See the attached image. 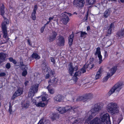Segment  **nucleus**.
I'll return each instance as SVG.
<instances>
[{
    "instance_id": "nucleus-1",
    "label": "nucleus",
    "mask_w": 124,
    "mask_h": 124,
    "mask_svg": "<svg viewBox=\"0 0 124 124\" xmlns=\"http://www.w3.org/2000/svg\"><path fill=\"white\" fill-rule=\"evenodd\" d=\"M102 103H96L94 107L86 114L85 117H88L85 120V124H100V121L110 120V116L108 113H106L101 116L100 118L95 117L91 121L90 120L95 116L99 110L103 107Z\"/></svg>"
},
{
    "instance_id": "nucleus-2",
    "label": "nucleus",
    "mask_w": 124,
    "mask_h": 124,
    "mask_svg": "<svg viewBox=\"0 0 124 124\" xmlns=\"http://www.w3.org/2000/svg\"><path fill=\"white\" fill-rule=\"evenodd\" d=\"M107 110L108 112L112 115L116 114L119 113V108L117 104L115 103L111 102L108 104L106 107Z\"/></svg>"
},
{
    "instance_id": "nucleus-3",
    "label": "nucleus",
    "mask_w": 124,
    "mask_h": 124,
    "mask_svg": "<svg viewBox=\"0 0 124 124\" xmlns=\"http://www.w3.org/2000/svg\"><path fill=\"white\" fill-rule=\"evenodd\" d=\"M124 84L122 82H118L116 84L107 94L108 96H109L116 91L118 93L123 87Z\"/></svg>"
},
{
    "instance_id": "nucleus-4",
    "label": "nucleus",
    "mask_w": 124,
    "mask_h": 124,
    "mask_svg": "<svg viewBox=\"0 0 124 124\" xmlns=\"http://www.w3.org/2000/svg\"><path fill=\"white\" fill-rule=\"evenodd\" d=\"M7 22H3L1 24L2 32L3 34V37L5 39V41L4 43H8L9 42V38L8 37L7 32V28L6 25Z\"/></svg>"
},
{
    "instance_id": "nucleus-5",
    "label": "nucleus",
    "mask_w": 124,
    "mask_h": 124,
    "mask_svg": "<svg viewBox=\"0 0 124 124\" xmlns=\"http://www.w3.org/2000/svg\"><path fill=\"white\" fill-rule=\"evenodd\" d=\"M39 86V84H36L32 85L29 89L28 93V96L32 97L35 93L37 92Z\"/></svg>"
},
{
    "instance_id": "nucleus-6",
    "label": "nucleus",
    "mask_w": 124,
    "mask_h": 124,
    "mask_svg": "<svg viewBox=\"0 0 124 124\" xmlns=\"http://www.w3.org/2000/svg\"><path fill=\"white\" fill-rule=\"evenodd\" d=\"M68 66L69 73L70 75L72 76L74 71H77L78 70V66L77 65H76L74 67H73L72 63H70L69 64Z\"/></svg>"
},
{
    "instance_id": "nucleus-7",
    "label": "nucleus",
    "mask_w": 124,
    "mask_h": 124,
    "mask_svg": "<svg viewBox=\"0 0 124 124\" xmlns=\"http://www.w3.org/2000/svg\"><path fill=\"white\" fill-rule=\"evenodd\" d=\"M56 44L58 46H63L65 42L64 38L62 36L60 35L58 37Z\"/></svg>"
},
{
    "instance_id": "nucleus-8",
    "label": "nucleus",
    "mask_w": 124,
    "mask_h": 124,
    "mask_svg": "<svg viewBox=\"0 0 124 124\" xmlns=\"http://www.w3.org/2000/svg\"><path fill=\"white\" fill-rule=\"evenodd\" d=\"M94 65L92 64L91 62H90L87 65H85L83 68H82L80 71L81 72V73H84L86 72V70L85 69L89 68V69H91L93 67Z\"/></svg>"
},
{
    "instance_id": "nucleus-9",
    "label": "nucleus",
    "mask_w": 124,
    "mask_h": 124,
    "mask_svg": "<svg viewBox=\"0 0 124 124\" xmlns=\"http://www.w3.org/2000/svg\"><path fill=\"white\" fill-rule=\"evenodd\" d=\"M23 91V89L21 88H18V89L15 93L13 95L12 99L14 100L16 97L22 94Z\"/></svg>"
},
{
    "instance_id": "nucleus-10",
    "label": "nucleus",
    "mask_w": 124,
    "mask_h": 124,
    "mask_svg": "<svg viewBox=\"0 0 124 124\" xmlns=\"http://www.w3.org/2000/svg\"><path fill=\"white\" fill-rule=\"evenodd\" d=\"M84 0H74V4L76 6L82 7L84 5Z\"/></svg>"
},
{
    "instance_id": "nucleus-11",
    "label": "nucleus",
    "mask_w": 124,
    "mask_h": 124,
    "mask_svg": "<svg viewBox=\"0 0 124 124\" xmlns=\"http://www.w3.org/2000/svg\"><path fill=\"white\" fill-rule=\"evenodd\" d=\"M95 55L97 54L99 60V63H101V62L102 61V56L101 55L100 48V47H98L96 48V52L95 53Z\"/></svg>"
},
{
    "instance_id": "nucleus-12",
    "label": "nucleus",
    "mask_w": 124,
    "mask_h": 124,
    "mask_svg": "<svg viewBox=\"0 0 124 124\" xmlns=\"http://www.w3.org/2000/svg\"><path fill=\"white\" fill-rule=\"evenodd\" d=\"M65 112L67 111L72 110L74 112H76L78 111L76 107H72L70 106H67L64 108Z\"/></svg>"
},
{
    "instance_id": "nucleus-13",
    "label": "nucleus",
    "mask_w": 124,
    "mask_h": 124,
    "mask_svg": "<svg viewBox=\"0 0 124 124\" xmlns=\"http://www.w3.org/2000/svg\"><path fill=\"white\" fill-rule=\"evenodd\" d=\"M30 102L26 101L22 102L21 103V107L22 108L27 109L30 106Z\"/></svg>"
},
{
    "instance_id": "nucleus-14",
    "label": "nucleus",
    "mask_w": 124,
    "mask_h": 124,
    "mask_svg": "<svg viewBox=\"0 0 124 124\" xmlns=\"http://www.w3.org/2000/svg\"><path fill=\"white\" fill-rule=\"evenodd\" d=\"M117 37L121 39L124 37V28L122 29L120 31H118L116 34Z\"/></svg>"
},
{
    "instance_id": "nucleus-15",
    "label": "nucleus",
    "mask_w": 124,
    "mask_h": 124,
    "mask_svg": "<svg viewBox=\"0 0 124 124\" xmlns=\"http://www.w3.org/2000/svg\"><path fill=\"white\" fill-rule=\"evenodd\" d=\"M111 12L110 9H108L104 12L103 16L105 18H107L110 16Z\"/></svg>"
},
{
    "instance_id": "nucleus-16",
    "label": "nucleus",
    "mask_w": 124,
    "mask_h": 124,
    "mask_svg": "<svg viewBox=\"0 0 124 124\" xmlns=\"http://www.w3.org/2000/svg\"><path fill=\"white\" fill-rule=\"evenodd\" d=\"M58 81V79L56 78H55L52 80V82L51 80H50L48 81L49 84L51 85H53V86H55L57 84Z\"/></svg>"
},
{
    "instance_id": "nucleus-17",
    "label": "nucleus",
    "mask_w": 124,
    "mask_h": 124,
    "mask_svg": "<svg viewBox=\"0 0 124 124\" xmlns=\"http://www.w3.org/2000/svg\"><path fill=\"white\" fill-rule=\"evenodd\" d=\"M117 70V66H114L112 67L110 69L109 71L110 72V75L112 76L116 72Z\"/></svg>"
},
{
    "instance_id": "nucleus-18",
    "label": "nucleus",
    "mask_w": 124,
    "mask_h": 124,
    "mask_svg": "<svg viewBox=\"0 0 124 124\" xmlns=\"http://www.w3.org/2000/svg\"><path fill=\"white\" fill-rule=\"evenodd\" d=\"M62 96L60 95H58L56 96L54 98V101H56L58 102L61 101L62 100Z\"/></svg>"
},
{
    "instance_id": "nucleus-19",
    "label": "nucleus",
    "mask_w": 124,
    "mask_h": 124,
    "mask_svg": "<svg viewBox=\"0 0 124 124\" xmlns=\"http://www.w3.org/2000/svg\"><path fill=\"white\" fill-rule=\"evenodd\" d=\"M6 56V54L3 53H0V63L5 60Z\"/></svg>"
},
{
    "instance_id": "nucleus-20",
    "label": "nucleus",
    "mask_w": 124,
    "mask_h": 124,
    "mask_svg": "<svg viewBox=\"0 0 124 124\" xmlns=\"http://www.w3.org/2000/svg\"><path fill=\"white\" fill-rule=\"evenodd\" d=\"M50 122L49 121L46 120L45 119L40 120L38 124H50Z\"/></svg>"
},
{
    "instance_id": "nucleus-21",
    "label": "nucleus",
    "mask_w": 124,
    "mask_h": 124,
    "mask_svg": "<svg viewBox=\"0 0 124 124\" xmlns=\"http://www.w3.org/2000/svg\"><path fill=\"white\" fill-rule=\"evenodd\" d=\"M121 120L118 117L114 118H113V124H119Z\"/></svg>"
},
{
    "instance_id": "nucleus-22",
    "label": "nucleus",
    "mask_w": 124,
    "mask_h": 124,
    "mask_svg": "<svg viewBox=\"0 0 124 124\" xmlns=\"http://www.w3.org/2000/svg\"><path fill=\"white\" fill-rule=\"evenodd\" d=\"M74 36L73 34H72L70 35L69 38V44L70 46H71L72 44Z\"/></svg>"
},
{
    "instance_id": "nucleus-23",
    "label": "nucleus",
    "mask_w": 124,
    "mask_h": 124,
    "mask_svg": "<svg viewBox=\"0 0 124 124\" xmlns=\"http://www.w3.org/2000/svg\"><path fill=\"white\" fill-rule=\"evenodd\" d=\"M59 115L58 113H55L53 114V116L51 117V119L53 120H57L59 118Z\"/></svg>"
},
{
    "instance_id": "nucleus-24",
    "label": "nucleus",
    "mask_w": 124,
    "mask_h": 124,
    "mask_svg": "<svg viewBox=\"0 0 124 124\" xmlns=\"http://www.w3.org/2000/svg\"><path fill=\"white\" fill-rule=\"evenodd\" d=\"M84 96L85 101L88 99H91L93 97L92 94L90 93L85 94Z\"/></svg>"
},
{
    "instance_id": "nucleus-25",
    "label": "nucleus",
    "mask_w": 124,
    "mask_h": 124,
    "mask_svg": "<svg viewBox=\"0 0 124 124\" xmlns=\"http://www.w3.org/2000/svg\"><path fill=\"white\" fill-rule=\"evenodd\" d=\"M56 39V38L52 36L51 35H48L47 38V40L49 41V42H52L54 40Z\"/></svg>"
},
{
    "instance_id": "nucleus-26",
    "label": "nucleus",
    "mask_w": 124,
    "mask_h": 124,
    "mask_svg": "<svg viewBox=\"0 0 124 124\" xmlns=\"http://www.w3.org/2000/svg\"><path fill=\"white\" fill-rule=\"evenodd\" d=\"M69 20V18H61V19L60 21L63 24H66L68 22Z\"/></svg>"
},
{
    "instance_id": "nucleus-27",
    "label": "nucleus",
    "mask_w": 124,
    "mask_h": 124,
    "mask_svg": "<svg viewBox=\"0 0 124 124\" xmlns=\"http://www.w3.org/2000/svg\"><path fill=\"white\" fill-rule=\"evenodd\" d=\"M101 71L100 69L97 72L95 76V79H97L101 77L100 74L101 73Z\"/></svg>"
},
{
    "instance_id": "nucleus-28",
    "label": "nucleus",
    "mask_w": 124,
    "mask_h": 124,
    "mask_svg": "<svg viewBox=\"0 0 124 124\" xmlns=\"http://www.w3.org/2000/svg\"><path fill=\"white\" fill-rule=\"evenodd\" d=\"M57 110L61 114H63L65 112L64 108L63 107H59L57 109Z\"/></svg>"
},
{
    "instance_id": "nucleus-29",
    "label": "nucleus",
    "mask_w": 124,
    "mask_h": 124,
    "mask_svg": "<svg viewBox=\"0 0 124 124\" xmlns=\"http://www.w3.org/2000/svg\"><path fill=\"white\" fill-rule=\"evenodd\" d=\"M50 84L49 85H48L47 87V88L48 89V91L49 93L51 94H53L54 93V91L53 88H51L50 87Z\"/></svg>"
},
{
    "instance_id": "nucleus-30",
    "label": "nucleus",
    "mask_w": 124,
    "mask_h": 124,
    "mask_svg": "<svg viewBox=\"0 0 124 124\" xmlns=\"http://www.w3.org/2000/svg\"><path fill=\"white\" fill-rule=\"evenodd\" d=\"M110 76H111L110 75V73H108L107 76L103 78V82H106Z\"/></svg>"
},
{
    "instance_id": "nucleus-31",
    "label": "nucleus",
    "mask_w": 124,
    "mask_h": 124,
    "mask_svg": "<svg viewBox=\"0 0 124 124\" xmlns=\"http://www.w3.org/2000/svg\"><path fill=\"white\" fill-rule=\"evenodd\" d=\"M4 7L3 4H2L0 7V12L1 15L3 16L5 13Z\"/></svg>"
},
{
    "instance_id": "nucleus-32",
    "label": "nucleus",
    "mask_w": 124,
    "mask_h": 124,
    "mask_svg": "<svg viewBox=\"0 0 124 124\" xmlns=\"http://www.w3.org/2000/svg\"><path fill=\"white\" fill-rule=\"evenodd\" d=\"M31 56L32 58L35 59H39L40 58L38 54L36 53H33L32 54Z\"/></svg>"
},
{
    "instance_id": "nucleus-33",
    "label": "nucleus",
    "mask_w": 124,
    "mask_h": 124,
    "mask_svg": "<svg viewBox=\"0 0 124 124\" xmlns=\"http://www.w3.org/2000/svg\"><path fill=\"white\" fill-rule=\"evenodd\" d=\"M84 96H81L78 97L76 99L77 101H85Z\"/></svg>"
},
{
    "instance_id": "nucleus-34",
    "label": "nucleus",
    "mask_w": 124,
    "mask_h": 124,
    "mask_svg": "<svg viewBox=\"0 0 124 124\" xmlns=\"http://www.w3.org/2000/svg\"><path fill=\"white\" fill-rule=\"evenodd\" d=\"M58 32H56L54 30L52 31V32L51 35L52 36L56 38V37L57 35Z\"/></svg>"
},
{
    "instance_id": "nucleus-35",
    "label": "nucleus",
    "mask_w": 124,
    "mask_h": 124,
    "mask_svg": "<svg viewBox=\"0 0 124 124\" xmlns=\"http://www.w3.org/2000/svg\"><path fill=\"white\" fill-rule=\"evenodd\" d=\"M45 105V104L43 102H40L37 105V106L38 107H43Z\"/></svg>"
},
{
    "instance_id": "nucleus-36",
    "label": "nucleus",
    "mask_w": 124,
    "mask_h": 124,
    "mask_svg": "<svg viewBox=\"0 0 124 124\" xmlns=\"http://www.w3.org/2000/svg\"><path fill=\"white\" fill-rule=\"evenodd\" d=\"M96 0H88V4L92 5L95 3Z\"/></svg>"
},
{
    "instance_id": "nucleus-37",
    "label": "nucleus",
    "mask_w": 124,
    "mask_h": 124,
    "mask_svg": "<svg viewBox=\"0 0 124 124\" xmlns=\"http://www.w3.org/2000/svg\"><path fill=\"white\" fill-rule=\"evenodd\" d=\"M101 122L102 124H111L110 120H105L104 121H100Z\"/></svg>"
},
{
    "instance_id": "nucleus-38",
    "label": "nucleus",
    "mask_w": 124,
    "mask_h": 124,
    "mask_svg": "<svg viewBox=\"0 0 124 124\" xmlns=\"http://www.w3.org/2000/svg\"><path fill=\"white\" fill-rule=\"evenodd\" d=\"M42 65L45 67V68H43V69H45L47 67V66L46 62V61L45 60H44L43 61Z\"/></svg>"
},
{
    "instance_id": "nucleus-39",
    "label": "nucleus",
    "mask_w": 124,
    "mask_h": 124,
    "mask_svg": "<svg viewBox=\"0 0 124 124\" xmlns=\"http://www.w3.org/2000/svg\"><path fill=\"white\" fill-rule=\"evenodd\" d=\"M62 18H69L68 15L65 13V12L64 13H63L61 14Z\"/></svg>"
},
{
    "instance_id": "nucleus-40",
    "label": "nucleus",
    "mask_w": 124,
    "mask_h": 124,
    "mask_svg": "<svg viewBox=\"0 0 124 124\" xmlns=\"http://www.w3.org/2000/svg\"><path fill=\"white\" fill-rule=\"evenodd\" d=\"M28 69V68H27L25 70H23L22 73V75L23 76L25 77L27 75V70Z\"/></svg>"
},
{
    "instance_id": "nucleus-41",
    "label": "nucleus",
    "mask_w": 124,
    "mask_h": 124,
    "mask_svg": "<svg viewBox=\"0 0 124 124\" xmlns=\"http://www.w3.org/2000/svg\"><path fill=\"white\" fill-rule=\"evenodd\" d=\"M79 120V118H77L73 122L72 124H78L80 121Z\"/></svg>"
},
{
    "instance_id": "nucleus-42",
    "label": "nucleus",
    "mask_w": 124,
    "mask_h": 124,
    "mask_svg": "<svg viewBox=\"0 0 124 124\" xmlns=\"http://www.w3.org/2000/svg\"><path fill=\"white\" fill-rule=\"evenodd\" d=\"M36 12H35V11H33V12H32V19L33 20H35L36 18V16L35 15Z\"/></svg>"
},
{
    "instance_id": "nucleus-43",
    "label": "nucleus",
    "mask_w": 124,
    "mask_h": 124,
    "mask_svg": "<svg viewBox=\"0 0 124 124\" xmlns=\"http://www.w3.org/2000/svg\"><path fill=\"white\" fill-rule=\"evenodd\" d=\"M111 29L108 28L107 32V34L106 35V37L110 35L111 33Z\"/></svg>"
},
{
    "instance_id": "nucleus-44",
    "label": "nucleus",
    "mask_w": 124,
    "mask_h": 124,
    "mask_svg": "<svg viewBox=\"0 0 124 124\" xmlns=\"http://www.w3.org/2000/svg\"><path fill=\"white\" fill-rule=\"evenodd\" d=\"M81 72L79 71H78L77 72H76L75 73L74 76L76 77L78 76H79L81 75Z\"/></svg>"
},
{
    "instance_id": "nucleus-45",
    "label": "nucleus",
    "mask_w": 124,
    "mask_h": 124,
    "mask_svg": "<svg viewBox=\"0 0 124 124\" xmlns=\"http://www.w3.org/2000/svg\"><path fill=\"white\" fill-rule=\"evenodd\" d=\"M80 37H82L85 36L87 34V33L85 32L81 31L80 32Z\"/></svg>"
},
{
    "instance_id": "nucleus-46",
    "label": "nucleus",
    "mask_w": 124,
    "mask_h": 124,
    "mask_svg": "<svg viewBox=\"0 0 124 124\" xmlns=\"http://www.w3.org/2000/svg\"><path fill=\"white\" fill-rule=\"evenodd\" d=\"M88 13H87L86 15H85V17H84L82 21L83 22H85L87 21V18H88Z\"/></svg>"
},
{
    "instance_id": "nucleus-47",
    "label": "nucleus",
    "mask_w": 124,
    "mask_h": 124,
    "mask_svg": "<svg viewBox=\"0 0 124 124\" xmlns=\"http://www.w3.org/2000/svg\"><path fill=\"white\" fill-rule=\"evenodd\" d=\"M47 96H48V95L46 94H45V96H43L42 97V101H46L47 99Z\"/></svg>"
},
{
    "instance_id": "nucleus-48",
    "label": "nucleus",
    "mask_w": 124,
    "mask_h": 124,
    "mask_svg": "<svg viewBox=\"0 0 124 124\" xmlns=\"http://www.w3.org/2000/svg\"><path fill=\"white\" fill-rule=\"evenodd\" d=\"M114 23H112L110 25L109 27V28H110V29H113L114 28Z\"/></svg>"
},
{
    "instance_id": "nucleus-49",
    "label": "nucleus",
    "mask_w": 124,
    "mask_h": 124,
    "mask_svg": "<svg viewBox=\"0 0 124 124\" xmlns=\"http://www.w3.org/2000/svg\"><path fill=\"white\" fill-rule=\"evenodd\" d=\"M10 64L9 63H7L6 65V67L7 69H9L10 67Z\"/></svg>"
},
{
    "instance_id": "nucleus-50",
    "label": "nucleus",
    "mask_w": 124,
    "mask_h": 124,
    "mask_svg": "<svg viewBox=\"0 0 124 124\" xmlns=\"http://www.w3.org/2000/svg\"><path fill=\"white\" fill-rule=\"evenodd\" d=\"M12 111V106H11V105L10 104L9 106V111L10 114H11Z\"/></svg>"
},
{
    "instance_id": "nucleus-51",
    "label": "nucleus",
    "mask_w": 124,
    "mask_h": 124,
    "mask_svg": "<svg viewBox=\"0 0 124 124\" xmlns=\"http://www.w3.org/2000/svg\"><path fill=\"white\" fill-rule=\"evenodd\" d=\"M20 65H21V66H25V65L23 64V60L22 59H21L20 60Z\"/></svg>"
},
{
    "instance_id": "nucleus-52",
    "label": "nucleus",
    "mask_w": 124,
    "mask_h": 124,
    "mask_svg": "<svg viewBox=\"0 0 124 124\" xmlns=\"http://www.w3.org/2000/svg\"><path fill=\"white\" fill-rule=\"evenodd\" d=\"M46 27L45 26H44L43 27H42L40 29V31L42 33L44 31V29Z\"/></svg>"
},
{
    "instance_id": "nucleus-53",
    "label": "nucleus",
    "mask_w": 124,
    "mask_h": 124,
    "mask_svg": "<svg viewBox=\"0 0 124 124\" xmlns=\"http://www.w3.org/2000/svg\"><path fill=\"white\" fill-rule=\"evenodd\" d=\"M27 43L28 44L31 46H32V45L31 43L30 40L29 39H28L27 40Z\"/></svg>"
},
{
    "instance_id": "nucleus-54",
    "label": "nucleus",
    "mask_w": 124,
    "mask_h": 124,
    "mask_svg": "<svg viewBox=\"0 0 124 124\" xmlns=\"http://www.w3.org/2000/svg\"><path fill=\"white\" fill-rule=\"evenodd\" d=\"M51 62H52L54 64H55V61L54 60V58L53 57H51Z\"/></svg>"
},
{
    "instance_id": "nucleus-55",
    "label": "nucleus",
    "mask_w": 124,
    "mask_h": 124,
    "mask_svg": "<svg viewBox=\"0 0 124 124\" xmlns=\"http://www.w3.org/2000/svg\"><path fill=\"white\" fill-rule=\"evenodd\" d=\"M6 74L4 72H2L0 73V77H3L5 76Z\"/></svg>"
},
{
    "instance_id": "nucleus-56",
    "label": "nucleus",
    "mask_w": 124,
    "mask_h": 124,
    "mask_svg": "<svg viewBox=\"0 0 124 124\" xmlns=\"http://www.w3.org/2000/svg\"><path fill=\"white\" fill-rule=\"evenodd\" d=\"M78 78H77V77L73 76V80L75 82H76L78 80Z\"/></svg>"
},
{
    "instance_id": "nucleus-57",
    "label": "nucleus",
    "mask_w": 124,
    "mask_h": 124,
    "mask_svg": "<svg viewBox=\"0 0 124 124\" xmlns=\"http://www.w3.org/2000/svg\"><path fill=\"white\" fill-rule=\"evenodd\" d=\"M121 55V54L120 53H116V55L117 56V57H120Z\"/></svg>"
},
{
    "instance_id": "nucleus-58",
    "label": "nucleus",
    "mask_w": 124,
    "mask_h": 124,
    "mask_svg": "<svg viewBox=\"0 0 124 124\" xmlns=\"http://www.w3.org/2000/svg\"><path fill=\"white\" fill-rule=\"evenodd\" d=\"M37 5H35L34 6V9H33V11L36 12V11L37 10Z\"/></svg>"
},
{
    "instance_id": "nucleus-59",
    "label": "nucleus",
    "mask_w": 124,
    "mask_h": 124,
    "mask_svg": "<svg viewBox=\"0 0 124 124\" xmlns=\"http://www.w3.org/2000/svg\"><path fill=\"white\" fill-rule=\"evenodd\" d=\"M22 69V70H25V69H26L27 68V67H26V66L25 65L24 66H21Z\"/></svg>"
},
{
    "instance_id": "nucleus-60",
    "label": "nucleus",
    "mask_w": 124,
    "mask_h": 124,
    "mask_svg": "<svg viewBox=\"0 0 124 124\" xmlns=\"http://www.w3.org/2000/svg\"><path fill=\"white\" fill-rule=\"evenodd\" d=\"M49 77V74H47L46 76H45V78L46 79L48 78Z\"/></svg>"
},
{
    "instance_id": "nucleus-61",
    "label": "nucleus",
    "mask_w": 124,
    "mask_h": 124,
    "mask_svg": "<svg viewBox=\"0 0 124 124\" xmlns=\"http://www.w3.org/2000/svg\"><path fill=\"white\" fill-rule=\"evenodd\" d=\"M12 62L15 64H16L17 63L16 61L14 59Z\"/></svg>"
},
{
    "instance_id": "nucleus-62",
    "label": "nucleus",
    "mask_w": 124,
    "mask_h": 124,
    "mask_svg": "<svg viewBox=\"0 0 124 124\" xmlns=\"http://www.w3.org/2000/svg\"><path fill=\"white\" fill-rule=\"evenodd\" d=\"M119 2H121L122 3H124V0H118Z\"/></svg>"
},
{
    "instance_id": "nucleus-63",
    "label": "nucleus",
    "mask_w": 124,
    "mask_h": 124,
    "mask_svg": "<svg viewBox=\"0 0 124 124\" xmlns=\"http://www.w3.org/2000/svg\"><path fill=\"white\" fill-rule=\"evenodd\" d=\"M9 60L10 62H12L14 59L12 57H10L9 58Z\"/></svg>"
},
{
    "instance_id": "nucleus-64",
    "label": "nucleus",
    "mask_w": 124,
    "mask_h": 124,
    "mask_svg": "<svg viewBox=\"0 0 124 124\" xmlns=\"http://www.w3.org/2000/svg\"><path fill=\"white\" fill-rule=\"evenodd\" d=\"M54 18V17H49V21L50 22L51 20H52Z\"/></svg>"
}]
</instances>
